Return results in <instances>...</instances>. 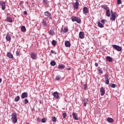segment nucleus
Instances as JSON below:
<instances>
[{
  "instance_id": "obj_48",
  "label": "nucleus",
  "mask_w": 124,
  "mask_h": 124,
  "mask_svg": "<svg viewBox=\"0 0 124 124\" xmlns=\"http://www.w3.org/2000/svg\"><path fill=\"white\" fill-rule=\"evenodd\" d=\"M23 3H24V2H23V1H21L20 2V3H19V4H20V5H22V4H23Z\"/></svg>"
},
{
  "instance_id": "obj_10",
  "label": "nucleus",
  "mask_w": 124,
  "mask_h": 124,
  "mask_svg": "<svg viewBox=\"0 0 124 124\" xmlns=\"http://www.w3.org/2000/svg\"><path fill=\"white\" fill-rule=\"evenodd\" d=\"M31 57L32 59L33 60H36V58H37V56L36 55V54L34 52H32L31 53Z\"/></svg>"
},
{
  "instance_id": "obj_5",
  "label": "nucleus",
  "mask_w": 124,
  "mask_h": 124,
  "mask_svg": "<svg viewBox=\"0 0 124 124\" xmlns=\"http://www.w3.org/2000/svg\"><path fill=\"white\" fill-rule=\"evenodd\" d=\"M44 14L45 16L47 17V18H49V19H50L51 20L53 19V18H52V14H51V13H50L49 11L45 12Z\"/></svg>"
},
{
  "instance_id": "obj_7",
  "label": "nucleus",
  "mask_w": 124,
  "mask_h": 124,
  "mask_svg": "<svg viewBox=\"0 0 124 124\" xmlns=\"http://www.w3.org/2000/svg\"><path fill=\"white\" fill-rule=\"evenodd\" d=\"M5 4L4 1H0V6H1L2 10H5Z\"/></svg>"
},
{
  "instance_id": "obj_23",
  "label": "nucleus",
  "mask_w": 124,
  "mask_h": 124,
  "mask_svg": "<svg viewBox=\"0 0 124 124\" xmlns=\"http://www.w3.org/2000/svg\"><path fill=\"white\" fill-rule=\"evenodd\" d=\"M88 102H89V100H88V99H84L83 100V105L84 106H85V107L87 106V103H88Z\"/></svg>"
},
{
  "instance_id": "obj_28",
  "label": "nucleus",
  "mask_w": 124,
  "mask_h": 124,
  "mask_svg": "<svg viewBox=\"0 0 124 124\" xmlns=\"http://www.w3.org/2000/svg\"><path fill=\"white\" fill-rule=\"evenodd\" d=\"M54 33H55V32H54V30H50L49 31V34L50 35H53Z\"/></svg>"
},
{
  "instance_id": "obj_47",
  "label": "nucleus",
  "mask_w": 124,
  "mask_h": 124,
  "mask_svg": "<svg viewBox=\"0 0 124 124\" xmlns=\"http://www.w3.org/2000/svg\"><path fill=\"white\" fill-rule=\"evenodd\" d=\"M24 15H28V12L26 11L24 12Z\"/></svg>"
},
{
  "instance_id": "obj_43",
  "label": "nucleus",
  "mask_w": 124,
  "mask_h": 124,
  "mask_svg": "<svg viewBox=\"0 0 124 124\" xmlns=\"http://www.w3.org/2000/svg\"><path fill=\"white\" fill-rule=\"evenodd\" d=\"M43 2L45 4H47L48 3V0H43Z\"/></svg>"
},
{
  "instance_id": "obj_16",
  "label": "nucleus",
  "mask_w": 124,
  "mask_h": 124,
  "mask_svg": "<svg viewBox=\"0 0 124 124\" xmlns=\"http://www.w3.org/2000/svg\"><path fill=\"white\" fill-rule=\"evenodd\" d=\"M26 97H28V93L26 92H24L21 94V98H26Z\"/></svg>"
},
{
  "instance_id": "obj_40",
  "label": "nucleus",
  "mask_w": 124,
  "mask_h": 124,
  "mask_svg": "<svg viewBox=\"0 0 124 124\" xmlns=\"http://www.w3.org/2000/svg\"><path fill=\"white\" fill-rule=\"evenodd\" d=\"M29 103V100H27V99H24V104H27Z\"/></svg>"
},
{
  "instance_id": "obj_19",
  "label": "nucleus",
  "mask_w": 124,
  "mask_h": 124,
  "mask_svg": "<svg viewBox=\"0 0 124 124\" xmlns=\"http://www.w3.org/2000/svg\"><path fill=\"white\" fill-rule=\"evenodd\" d=\"M106 60L109 62H113V58H111L110 56H107L106 57Z\"/></svg>"
},
{
  "instance_id": "obj_27",
  "label": "nucleus",
  "mask_w": 124,
  "mask_h": 124,
  "mask_svg": "<svg viewBox=\"0 0 124 124\" xmlns=\"http://www.w3.org/2000/svg\"><path fill=\"white\" fill-rule=\"evenodd\" d=\"M19 100H20V96H16L15 99V101L16 102H18V101H19Z\"/></svg>"
},
{
  "instance_id": "obj_37",
  "label": "nucleus",
  "mask_w": 124,
  "mask_h": 124,
  "mask_svg": "<svg viewBox=\"0 0 124 124\" xmlns=\"http://www.w3.org/2000/svg\"><path fill=\"white\" fill-rule=\"evenodd\" d=\"M16 56H20V50H17L16 51Z\"/></svg>"
},
{
  "instance_id": "obj_24",
  "label": "nucleus",
  "mask_w": 124,
  "mask_h": 124,
  "mask_svg": "<svg viewBox=\"0 0 124 124\" xmlns=\"http://www.w3.org/2000/svg\"><path fill=\"white\" fill-rule=\"evenodd\" d=\"M7 22L9 23H12V17L8 16L7 17Z\"/></svg>"
},
{
  "instance_id": "obj_42",
  "label": "nucleus",
  "mask_w": 124,
  "mask_h": 124,
  "mask_svg": "<svg viewBox=\"0 0 124 124\" xmlns=\"http://www.w3.org/2000/svg\"><path fill=\"white\" fill-rule=\"evenodd\" d=\"M105 21H106L105 19H102L101 20V22L102 23V24H103V25H104V23H105Z\"/></svg>"
},
{
  "instance_id": "obj_15",
  "label": "nucleus",
  "mask_w": 124,
  "mask_h": 124,
  "mask_svg": "<svg viewBox=\"0 0 124 124\" xmlns=\"http://www.w3.org/2000/svg\"><path fill=\"white\" fill-rule=\"evenodd\" d=\"M7 57H8L9 59H13L14 58V57L13 56V54H12L11 52H8L7 53Z\"/></svg>"
},
{
  "instance_id": "obj_33",
  "label": "nucleus",
  "mask_w": 124,
  "mask_h": 124,
  "mask_svg": "<svg viewBox=\"0 0 124 124\" xmlns=\"http://www.w3.org/2000/svg\"><path fill=\"white\" fill-rule=\"evenodd\" d=\"M56 42L55 40H52V45H53V46H56Z\"/></svg>"
},
{
  "instance_id": "obj_2",
  "label": "nucleus",
  "mask_w": 124,
  "mask_h": 124,
  "mask_svg": "<svg viewBox=\"0 0 124 124\" xmlns=\"http://www.w3.org/2000/svg\"><path fill=\"white\" fill-rule=\"evenodd\" d=\"M71 20L72 22H77L78 24H81V19L76 16H72Z\"/></svg>"
},
{
  "instance_id": "obj_45",
  "label": "nucleus",
  "mask_w": 124,
  "mask_h": 124,
  "mask_svg": "<svg viewBox=\"0 0 124 124\" xmlns=\"http://www.w3.org/2000/svg\"><path fill=\"white\" fill-rule=\"evenodd\" d=\"M50 52H51V54H55V55H56V54H57V53H55V51L53 50H51Z\"/></svg>"
},
{
  "instance_id": "obj_52",
  "label": "nucleus",
  "mask_w": 124,
  "mask_h": 124,
  "mask_svg": "<svg viewBox=\"0 0 124 124\" xmlns=\"http://www.w3.org/2000/svg\"><path fill=\"white\" fill-rule=\"evenodd\" d=\"M2 79H1V78H0V83L1 82H2Z\"/></svg>"
},
{
  "instance_id": "obj_3",
  "label": "nucleus",
  "mask_w": 124,
  "mask_h": 124,
  "mask_svg": "<svg viewBox=\"0 0 124 124\" xmlns=\"http://www.w3.org/2000/svg\"><path fill=\"white\" fill-rule=\"evenodd\" d=\"M11 120L14 124H16L17 123L18 119H17V115L15 113L12 114Z\"/></svg>"
},
{
  "instance_id": "obj_1",
  "label": "nucleus",
  "mask_w": 124,
  "mask_h": 124,
  "mask_svg": "<svg viewBox=\"0 0 124 124\" xmlns=\"http://www.w3.org/2000/svg\"><path fill=\"white\" fill-rule=\"evenodd\" d=\"M111 16L110 19L111 21H116V17H118L117 13L113 12V10L110 11Z\"/></svg>"
},
{
  "instance_id": "obj_17",
  "label": "nucleus",
  "mask_w": 124,
  "mask_h": 124,
  "mask_svg": "<svg viewBox=\"0 0 124 124\" xmlns=\"http://www.w3.org/2000/svg\"><path fill=\"white\" fill-rule=\"evenodd\" d=\"M107 122H108V123H110V124H112V123H114V119L112 118L108 117L107 119Z\"/></svg>"
},
{
  "instance_id": "obj_41",
  "label": "nucleus",
  "mask_w": 124,
  "mask_h": 124,
  "mask_svg": "<svg viewBox=\"0 0 124 124\" xmlns=\"http://www.w3.org/2000/svg\"><path fill=\"white\" fill-rule=\"evenodd\" d=\"M122 3V0H117V4L118 5H119V4H121Z\"/></svg>"
},
{
  "instance_id": "obj_25",
  "label": "nucleus",
  "mask_w": 124,
  "mask_h": 124,
  "mask_svg": "<svg viewBox=\"0 0 124 124\" xmlns=\"http://www.w3.org/2000/svg\"><path fill=\"white\" fill-rule=\"evenodd\" d=\"M106 13L108 17H110V16H111V14H110V9L107 10Z\"/></svg>"
},
{
  "instance_id": "obj_6",
  "label": "nucleus",
  "mask_w": 124,
  "mask_h": 124,
  "mask_svg": "<svg viewBox=\"0 0 124 124\" xmlns=\"http://www.w3.org/2000/svg\"><path fill=\"white\" fill-rule=\"evenodd\" d=\"M45 19H43L42 21V25L43 28H46V27H47V21H46V20H47V19H48V17H46Z\"/></svg>"
},
{
  "instance_id": "obj_46",
  "label": "nucleus",
  "mask_w": 124,
  "mask_h": 124,
  "mask_svg": "<svg viewBox=\"0 0 124 124\" xmlns=\"http://www.w3.org/2000/svg\"><path fill=\"white\" fill-rule=\"evenodd\" d=\"M104 9H105V10H107H107H108V9H109L108 8L107 6H105V7H104Z\"/></svg>"
},
{
  "instance_id": "obj_29",
  "label": "nucleus",
  "mask_w": 124,
  "mask_h": 124,
  "mask_svg": "<svg viewBox=\"0 0 124 124\" xmlns=\"http://www.w3.org/2000/svg\"><path fill=\"white\" fill-rule=\"evenodd\" d=\"M50 65L52 66H55L56 65V62L55 61H51L50 62Z\"/></svg>"
},
{
  "instance_id": "obj_18",
  "label": "nucleus",
  "mask_w": 124,
  "mask_h": 124,
  "mask_svg": "<svg viewBox=\"0 0 124 124\" xmlns=\"http://www.w3.org/2000/svg\"><path fill=\"white\" fill-rule=\"evenodd\" d=\"M72 115L74 120H75V121H78V120H79V119L77 117V116H76V113L73 112Z\"/></svg>"
},
{
  "instance_id": "obj_21",
  "label": "nucleus",
  "mask_w": 124,
  "mask_h": 124,
  "mask_svg": "<svg viewBox=\"0 0 124 124\" xmlns=\"http://www.w3.org/2000/svg\"><path fill=\"white\" fill-rule=\"evenodd\" d=\"M68 31V28L65 27L64 28V30L62 29L61 30V32H63V33H65V32H67Z\"/></svg>"
},
{
  "instance_id": "obj_22",
  "label": "nucleus",
  "mask_w": 124,
  "mask_h": 124,
  "mask_svg": "<svg viewBox=\"0 0 124 124\" xmlns=\"http://www.w3.org/2000/svg\"><path fill=\"white\" fill-rule=\"evenodd\" d=\"M21 31L22 32H26L27 31V29L25 26H22L21 28Z\"/></svg>"
},
{
  "instance_id": "obj_35",
  "label": "nucleus",
  "mask_w": 124,
  "mask_h": 124,
  "mask_svg": "<svg viewBox=\"0 0 124 124\" xmlns=\"http://www.w3.org/2000/svg\"><path fill=\"white\" fill-rule=\"evenodd\" d=\"M62 116H63V119H65V118H66V117H67V114H66V113H63L62 114Z\"/></svg>"
},
{
  "instance_id": "obj_11",
  "label": "nucleus",
  "mask_w": 124,
  "mask_h": 124,
  "mask_svg": "<svg viewBox=\"0 0 124 124\" xmlns=\"http://www.w3.org/2000/svg\"><path fill=\"white\" fill-rule=\"evenodd\" d=\"M100 92L101 93V96H103V95L105 94V88H103V87H102L100 89Z\"/></svg>"
},
{
  "instance_id": "obj_4",
  "label": "nucleus",
  "mask_w": 124,
  "mask_h": 124,
  "mask_svg": "<svg viewBox=\"0 0 124 124\" xmlns=\"http://www.w3.org/2000/svg\"><path fill=\"white\" fill-rule=\"evenodd\" d=\"M112 46L113 47V49H115V50L118 51V52H121V51L122 50V46H120L118 45H113Z\"/></svg>"
},
{
  "instance_id": "obj_26",
  "label": "nucleus",
  "mask_w": 124,
  "mask_h": 124,
  "mask_svg": "<svg viewBox=\"0 0 124 124\" xmlns=\"http://www.w3.org/2000/svg\"><path fill=\"white\" fill-rule=\"evenodd\" d=\"M104 24L102 23H100L99 22H98V26L99 27V28H104Z\"/></svg>"
},
{
  "instance_id": "obj_20",
  "label": "nucleus",
  "mask_w": 124,
  "mask_h": 124,
  "mask_svg": "<svg viewBox=\"0 0 124 124\" xmlns=\"http://www.w3.org/2000/svg\"><path fill=\"white\" fill-rule=\"evenodd\" d=\"M65 46L66 47H71V44H70V42L68 41H66L65 42Z\"/></svg>"
},
{
  "instance_id": "obj_31",
  "label": "nucleus",
  "mask_w": 124,
  "mask_h": 124,
  "mask_svg": "<svg viewBox=\"0 0 124 124\" xmlns=\"http://www.w3.org/2000/svg\"><path fill=\"white\" fill-rule=\"evenodd\" d=\"M105 84H107V85H109V79H105Z\"/></svg>"
},
{
  "instance_id": "obj_39",
  "label": "nucleus",
  "mask_w": 124,
  "mask_h": 124,
  "mask_svg": "<svg viewBox=\"0 0 124 124\" xmlns=\"http://www.w3.org/2000/svg\"><path fill=\"white\" fill-rule=\"evenodd\" d=\"M98 73L99 74L101 73V74H102V73H103V71L101 68L98 70Z\"/></svg>"
},
{
  "instance_id": "obj_51",
  "label": "nucleus",
  "mask_w": 124,
  "mask_h": 124,
  "mask_svg": "<svg viewBox=\"0 0 124 124\" xmlns=\"http://www.w3.org/2000/svg\"><path fill=\"white\" fill-rule=\"evenodd\" d=\"M67 69V70H71V68H68Z\"/></svg>"
},
{
  "instance_id": "obj_36",
  "label": "nucleus",
  "mask_w": 124,
  "mask_h": 124,
  "mask_svg": "<svg viewBox=\"0 0 124 124\" xmlns=\"http://www.w3.org/2000/svg\"><path fill=\"white\" fill-rule=\"evenodd\" d=\"M110 87L111 88H115L116 87H117V85L114 83H112L110 85Z\"/></svg>"
},
{
  "instance_id": "obj_49",
  "label": "nucleus",
  "mask_w": 124,
  "mask_h": 124,
  "mask_svg": "<svg viewBox=\"0 0 124 124\" xmlns=\"http://www.w3.org/2000/svg\"><path fill=\"white\" fill-rule=\"evenodd\" d=\"M95 66L97 67V66H98V63H95Z\"/></svg>"
},
{
  "instance_id": "obj_14",
  "label": "nucleus",
  "mask_w": 124,
  "mask_h": 124,
  "mask_svg": "<svg viewBox=\"0 0 124 124\" xmlns=\"http://www.w3.org/2000/svg\"><path fill=\"white\" fill-rule=\"evenodd\" d=\"M53 96L54 98H56V99H59V97L60 96L59 95V93L57 92H55L53 93Z\"/></svg>"
},
{
  "instance_id": "obj_44",
  "label": "nucleus",
  "mask_w": 124,
  "mask_h": 124,
  "mask_svg": "<svg viewBox=\"0 0 124 124\" xmlns=\"http://www.w3.org/2000/svg\"><path fill=\"white\" fill-rule=\"evenodd\" d=\"M42 123H46V119H45V118H43L42 119Z\"/></svg>"
},
{
  "instance_id": "obj_32",
  "label": "nucleus",
  "mask_w": 124,
  "mask_h": 124,
  "mask_svg": "<svg viewBox=\"0 0 124 124\" xmlns=\"http://www.w3.org/2000/svg\"><path fill=\"white\" fill-rule=\"evenodd\" d=\"M52 122H57V119L55 117H52Z\"/></svg>"
},
{
  "instance_id": "obj_34",
  "label": "nucleus",
  "mask_w": 124,
  "mask_h": 124,
  "mask_svg": "<svg viewBox=\"0 0 124 124\" xmlns=\"http://www.w3.org/2000/svg\"><path fill=\"white\" fill-rule=\"evenodd\" d=\"M61 76H57L56 77L55 79L56 80H61Z\"/></svg>"
},
{
  "instance_id": "obj_53",
  "label": "nucleus",
  "mask_w": 124,
  "mask_h": 124,
  "mask_svg": "<svg viewBox=\"0 0 124 124\" xmlns=\"http://www.w3.org/2000/svg\"><path fill=\"white\" fill-rule=\"evenodd\" d=\"M75 1H76V2H78V1H79V0H75Z\"/></svg>"
},
{
  "instance_id": "obj_30",
  "label": "nucleus",
  "mask_w": 124,
  "mask_h": 124,
  "mask_svg": "<svg viewBox=\"0 0 124 124\" xmlns=\"http://www.w3.org/2000/svg\"><path fill=\"white\" fill-rule=\"evenodd\" d=\"M58 68H59V69H63V68H64V65H59Z\"/></svg>"
},
{
  "instance_id": "obj_38",
  "label": "nucleus",
  "mask_w": 124,
  "mask_h": 124,
  "mask_svg": "<svg viewBox=\"0 0 124 124\" xmlns=\"http://www.w3.org/2000/svg\"><path fill=\"white\" fill-rule=\"evenodd\" d=\"M108 77H109V76L108 75V74H106L105 75V80L109 79V78H108Z\"/></svg>"
},
{
  "instance_id": "obj_12",
  "label": "nucleus",
  "mask_w": 124,
  "mask_h": 124,
  "mask_svg": "<svg viewBox=\"0 0 124 124\" xmlns=\"http://www.w3.org/2000/svg\"><path fill=\"white\" fill-rule=\"evenodd\" d=\"M83 14H84V15H87V14L89 13V9L87 7H84L83 8Z\"/></svg>"
},
{
  "instance_id": "obj_8",
  "label": "nucleus",
  "mask_w": 124,
  "mask_h": 124,
  "mask_svg": "<svg viewBox=\"0 0 124 124\" xmlns=\"http://www.w3.org/2000/svg\"><path fill=\"white\" fill-rule=\"evenodd\" d=\"M73 8L74 9H78L79 8V2H76L72 3Z\"/></svg>"
},
{
  "instance_id": "obj_9",
  "label": "nucleus",
  "mask_w": 124,
  "mask_h": 124,
  "mask_svg": "<svg viewBox=\"0 0 124 124\" xmlns=\"http://www.w3.org/2000/svg\"><path fill=\"white\" fill-rule=\"evenodd\" d=\"M6 40L7 41H11V35L9 32H7L6 35Z\"/></svg>"
},
{
  "instance_id": "obj_50",
  "label": "nucleus",
  "mask_w": 124,
  "mask_h": 124,
  "mask_svg": "<svg viewBox=\"0 0 124 124\" xmlns=\"http://www.w3.org/2000/svg\"><path fill=\"white\" fill-rule=\"evenodd\" d=\"M84 89L85 90H86V89H87V84H84Z\"/></svg>"
},
{
  "instance_id": "obj_13",
  "label": "nucleus",
  "mask_w": 124,
  "mask_h": 124,
  "mask_svg": "<svg viewBox=\"0 0 124 124\" xmlns=\"http://www.w3.org/2000/svg\"><path fill=\"white\" fill-rule=\"evenodd\" d=\"M79 37L80 39H83L85 37V33L83 31H80L79 33Z\"/></svg>"
}]
</instances>
